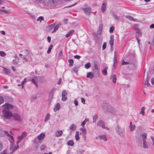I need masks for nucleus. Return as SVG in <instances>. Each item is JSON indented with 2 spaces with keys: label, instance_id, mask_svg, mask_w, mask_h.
I'll list each match as a JSON object with an SVG mask.
<instances>
[{
  "label": "nucleus",
  "instance_id": "obj_60",
  "mask_svg": "<svg viewBox=\"0 0 154 154\" xmlns=\"http://www.w3.org/2000/svg\"><path fill=\"white\" fill-rule=\"evenodd\" d=\"M45 0H36V1H37L39 3H41L42 2V3L45 4V3H46V2H45Z\"/></svg>",
  "mask_w": 154,
  "mask_h": 154
},
{
  "label": "nucleus",
  "instance_id": "obj_36",
  "mask_svg": "<svg viewBox=\"0 0 154 154\" xmlns=\"http://www.w3.org/2000/svg\"><path fill=\"white\" fill-rule=\"evenodd\" d=\"M112 16L114 19L117 20H119L120 17H119L117 16L115 14L113 13L112 14Z\"/></svg>",
  "mask_w": 154,
  "mask_h": 154
},
{
  "label": "nucleus",
  "instance_id": "obj_23",
  "mask_svg": "<svg viewBox=\"0 0 154 154\" xmlns=\"http://www.w3.org/2000/svg\"><path fill=\"white\" fill-rule=\"evenodd\" d=\"M99 137L100 140L103 139L105 141H106L107 140V139L106 137V136L105 134L99 136Z\"/></svg>",
  "mask_w": 154,
  "mask_h": 154
},
{
  "label": "nucleus",
  "instance_id": "obj_7",
  "mask_svg": "<svg viewBox=\"0 0 154 154\" xmlns=\"http://www.w3.org/2000/svg\"><path fill=\"white\" fill-rule=\"evenodd\" d=\"M2 106L4 108L3 109H7V110L12 109L14 107L13 105L8 103H5Z\"/></svg>",
  "mask_w": 154,
  "mask_h": 154
},
{
  "label": "nucleus",
  "instance_id": "obj_61",
  "mask_svg": "<svg viewBox=\"0 0 154 154\" xmlns=\"http://www.w3.org/2000/svg\"><path fill=\"white\" fill-rule=\"evenodd\" d=\"M74 57L75 59H79L81 57L79 55H76L74 56Z\"/></svg>",
  "mask_w": 154,
  "mask_h": 154
},
{
  "label": "nucleus",
  "instance_id": "obj_19",
  "mask_svg": "<svg viewBox=\"0 0 154 154\" xmlns=\"http://www.w3.org/2000/svg\"><path fill=\"white\" fill-rule=\"evenodd\" d=\"M61 23H58L56 25L54 26V30L52 31V33L55 32L58 29L59 27L61 25Z\"/></svg>",
  "mask_w": 154,
  "mask_h": 154
},
{
  "label": "nucleus",
  "instance_id": "obj_45",
  "mask_svg": "<svg viewBox=\"0 0 154 154\" xmlns=\"http://www.w3.org/2000/svg\"><path fill=\"white\" fill-rule=\"evenodd\" d=\"M145 107L143 106V107L141 109V111H140V113L142 114L143 116H144V110H145Z\"/></svg>",
  "mask_w": 154,
  "mask_h": 154
},
{
  "label": "nucleus",
  "instance_id": "obj_41",
  "mask_svg": "<svg viewBox=\"0 0 154 154\" xmlns=\"http://www.w3.org/2000/svg\"><path fill=\"white\" fill-rule=\"evenodd\" d=\"M94 68L93 69V71L94 72L97 71L98 70L97 64V63H94Z\"/></svg>",
  "mask_w": 154,
  "mask_h": 154
},
{
  "label": "nucleus",
  "instance_id": "obj_47",
  "mask_svg": "<svg viewBox=\"0 0 154 154\" xmlns=\"http://www.w3.org/2000/svg\"><path fill=\"white\" fill-rule=\"evenodd\" d=\"M98 117L97 115H95L94 116H93V122H96V120H97V119L98 118Z\"/></svg>",
  "mask_w": 154,
  "mask_h": 154
},
{
  "label": "nucleus",
  "instance_id": "obj_1",
  "mask_svg": "<svg viewBox=\"0 0 154 154\" xmlns=\"http://www.w3.org/2000/svg\"><path fill=\"white\" fill-rule=\"evenodd\" d=\"M58 2V0H48V2L45 3L44 5L51 7H55L57 4Z\"/></svg>",
  "mask_w": 154,
  "mask_h": 154
},
{
  "label": "nucleus",
  "instance_id": "obj_42",
  "mask_svg": "<svg viewBox=\"0 0 154 154\" xmlns=\"http://www.w3.org/2000/svg\"><path fill=\"white\" fill-rule=\"evenodd\" d=\"M50 115L49 113H48L45 117L44 121L46 122L47 120H48L49 119Z\"/></svg>",
  "mask_w": 154,
  "mask_h": 154
},
{
  "label": "nucleus",
  "instance_id": "obj_56",
  "mask_svg": "<svg viewBox=\"0 0 154 154\" xmlns=\"http://www.w3.org/2000/svg\"><path fill=\"white\" fill-rule=\"evenodd\" d=\"M4 100L2 97H0V105L4 102Z\"/></svg>",
  "mask_w": 154,
  "mask_h": 154
},
{
  "label": "nucleus",
  "instance_id": "obj_12",
  "mask_svg": "<svg viewBox=\"0 0 154 154\" xmlns=\"http://www.w3.org/2000/svg\"><path fill=\"white\" fill-rule=\"evenodd\" d=\"M106 6V0L103 1V4L101 6V10L103 12H104L105 11Z\"/></svg>",
  "mask_w": 154,
  "mask_h": 154
},
{
  "label": "nucleus",
  "instance_id": "obj_5",
  "mask_svg": "<svg viewBox=\"0 0 154 154\" xmlns=\"http://www.w3.org/2000/svg\"><path fill=\"white\" fill-rule=\"evenodd\" d=\"M82 11H84L85 13L87 15L89 16L91 11V9L90 7L87 8H82Z\"/></svg>",
  "mask_w": 154,
  "mask_h": 154
},
{
  "label": "nucleus",
  "instance_id": "obj_40",
  "mask_svg": "<svg viewBox=\"0 0 154 154\" xmlns=\"http://www.w3.org/2000/svg\"><path fill=\"white\" fill-rule=\"evenodd\" d=\"M126 17L128 19H129V20H132V21H135V19H134V18H133L131 16H126Z\"/></svg>",
  "mask_w": 154,
  "mask_h": 154
},
{
  "label": "nucleus",
  "instance_id": "obj_58",
  "mask_svg": "<svg viewBox=\"0 0 154 154\" xmlns=\"http://www.w3.org/2000/svg\"><path fill=\"white\" fill-rule=\"evenodd\" d=\"M136 32L137 34H139V36H140L141 35V33L140 31V30L139 29H137Z\"/></svg>",
  "mask_w": 154,
  "mask_h": 154
},
{
  "label": "nucleus",
  "instance_id": "obj_26",
  "mask_svg": "<svg viewBox=\"0 0 154 154\" xmlns=\"http://www.w3.org/2000/svg\"><path fill=\"white\" fill-rule=\"evenodd\" d=\"M45 137V134H41L39 135L37 137L39 140L42 139Z\"/></svg>",
  "mask_w": 154,
  "mask_h": 154
},
{
  "label": "nucleus",
  "instance_id": "obj_46",
  "mask_svg": "<svg viewBox=\"0 0 154 154\" xmlns=\"http://www.w3.org/2000/svg\"><path fill=\"white\" fill-rule=\"evenodd\" d=\"M88 121V119H87L86 118L82 122L81 125L83 127L84 125H85V123H86V122Z\"/></svg>",
  "mask_w": 154,
  "mask_h": 154
},
{
  "label": "nucleus",
  "instance_id": "obj_30",
  "mask_svg": "<svg viewBox=\"0 0 154 154\" xmlns=\"http://www.w3.org/2000/svg\"><path fill=\"white\" fill-rule=\"evenodd\" d=\"M143 147L144 149L148 148V145L146 140L143 141Z\"/></svg>",
  "mask_w": 154,
  "mask_h": 154
},
{
  "label": "nucleus",
  "instance_id": "obj_22",
  "mask_svg": "<svg viewBox=\"0 0 154 154\" xmlns=\"http://www.w3.org/2000/svg\"><path fill=\"white\" fill-rule=\"evenodd\" d=\"M86 77L87 78H89L91 79H92L94 77V75L92 72H90L87 73Z\"/></svg>",
  "mask_w": 154,
  "mask_h": 154
},
{
  "label": "nucleus",
  "instance_id": "obj_55",
  "mask_svg": "<svg viewBox=\"0 0 154 154\" xmlns=\"http://www.w3.org/2000/svg\"><path fill=\"white\" fill-rule=\"evenodd\" d=\"M46 147V146L45 145H42L41 146L40 148L41 150H43L45 149Z\"/></svg>",
  "mask_w": 154,
  "mask_h": 154
},
{
  "label": "nucleus",
  "instance_id": "obj_9",
  "mask_svg": "<svg viewBox=\"0 0 154 154\" xmlns=\"http://www.w3.org/2000/svg\"><path fill=\"white\" fill-rule=\"evenodd\" d=\"M26 133L25 131H24L23 132L21 136H18V137L17 143H19L20 142L21 140L26 136Z\"/></svg>",
  "mask_w": 154,
  "mask_h": 154
},
{
  "label": "nucleus",
  "instance_id": "obj_31",
  "mask_svg": "<svg viewBox=\"0 0 154 154\" xmlns=\"http://www.w3.org/2000/svg\"><path fill=\"white\" fill-rule=\"evenodd\" d=\"M76 128V126L74 124H72L69 127V129L71 131H75Z\"/></svg>",
  "mask_w": 154,
  "mask_h": 154
},
{
  "label": "nucleus",
  "instance_id": "obj_32",
  "mask_svg": "<svg viewBox=\"0 0 154 154\" xmlns=\"http://www.w3.org/2000/svg\"><path fill=\"white\" fill-rule=\"evenodd\" d=\"M68 61L69 63V66L70 67H72L73 65V63H74L73 60L72 59H69L68 60Z\"/></svg>",
  "mask_w": 154,
  "mask_h": 154
},
{
  "label": "nucleus",
  "instance_id": "obj_54",
  "mask_svg": "<svg viewBox=\"0 0 154 154\" xmlns=\"http://www.w3.org/2000/svg\"><path fill=\"white\" fill-rule=\"evenodd\" d=\"M67 94V93L66 90H63L62 91V96H66Z\"/></svg>",
  "mask_w": 154,
  "mask_h": 154
},
{
  "label": "nucleus",
  "instance_id": "obj_15",
  "mask_svg": "<svg viewBox=\"0 0 154 154\" xmlns=\"http://www.w3.org/2000/svg\"><path fill=\"white\" fill-rule=\"evenodd\" d=\"M110 79L114 83H116V76L115 74L112 75L110 77Z\"/></svg>",
  "mask_w": 154,
  "mask_h": 154
},
{
  "label": "nucleus",
  "instance_id": "obj_38",
  "mask_svg": "<svg viewBox=\"0 0 154 154\" xmlns=\"http://www.w3.org/2000/svg\"><path fill=\"white\" fill-rule=\"evenodd\" d=\"M0 12L2 13H4L7 14H9L8 11L5 10H3L0 9Z\"/></svg>",
  "mask_w": 154,
  "mask_h": 154
},
{
  "label": "nucleus",
  "instance_id": "obj_16",
  "mask_svg": "<svg viewBox=\"0 0 154 154\" xmlns=\"http://www.w3.org/2000/svg\"><path fill=\"white\" fill-rule=\"evenodd\" d=\"M129 64V65L128 66V68L129 69H134L136 68V63H134V64L133 63H130V64Z\"/></svg>",
  "mask_w": 154,
  "mask_h": 154
},
{
  "label": "nucleus",
  "instance_id": "obj_37",
  "mask_svg": "<svg viewBox=\"0 0 154 154\" xmlns=\"http://www.w3.org/2000/svg\"><path fill=\"white\" fill-rule=\"evenodd\" d=\"M76 134L75 135V138L76 140H78L79 139V132L78 131H76Z\"/></svg>",
  "mask_w": 154,
  "mask_h": 154
},
{
  "label": "nucleus",
  "instance_id": "obj_17",
  "mask_svg": "<svg viewBox=\"0 0 154 154\" xmlns=\"http://www.w3.org/2000/svg\"><path fill=\"white\" fill-rule=\"evenodd\" d=\"M102 26L101 25H100L98 30L97 31V35H100L101 34L102 32Z\"/></svg>",
  "mask_w": 154,
  "mask_h": 154
},
{
  "label": "nucleus",
  "instance_id": "obj_64",
  "mask_svg": "<svg viewBox=\"0 0 154 154\" xmlns=\"http://www.w3.org/2000/svg\"><path fill=\"white\" fill-rule=\"evenodd\" d=\"M151 138L152 140V141L153 142V145H154V136L152 137V136H151L150 137Z\"/></svg>",
  "mask_w": 154,
  "mask_h": 154
},
{
  "label": "nucleus",
  "instance_id": "obj_18",
  "mask_svg": "<svg viewBox=\"0 0 154 154\" xmlns=\"http://www.w3.org/2000/svg\"><path fill=\"white\" fill-rule=\"evenodd\" d=\"M60 107V104L59 103H57L55 106V107L54 108L53 110L54 112H56L59 109Z\"/></svg>",
  "mask_w": 154,
  "mask_h": 154
},
{
  "label": "nucleus",
  "instance_id": "obj_13",
  "mask_svg": "<svg viewBox=\"0 0 154 154\" xmlns=\"http://www.w3.org/2000/svg\"><path fill=\"white\" fill-rule=\"evenodd\" d=\"M114 41V36L113 35H112L110 37V39L109 41V43L111 47L113 46Z\"/></svg>",
  "mask_w": 154,
  "mask_h": 154
},
{
  "label": "nucleus",
  "instance_id": "obj_4",
  "mask_svg": "<svg viewBox=\"0 0 154 154\" xmlns=\"http://www.w3.org/2000/svg\"><path fill=\"white\" fill-rule=\"evenodd\" d=\"M18 143L17 142V146H14L13 143L12 142H11L10 147V150L12 151L11 152V153H13L14 151H16L19 148V145Z\"/></svg>",
  "mask_w": 154,
  "mask_h": 154
},
{
  "label": "nucleus",
  "instance_id": "obj_28",
  "mask_svg": "<svg viewBox=\"0 0 154 154\" xmlns=\"http://www.w3.org/2000/svg\"><path fill=\"white\" fill-rule=\"evenodd\" d=\"M62 131H58L55 134V135L57 137H59L62 134Z\"/></svg>",
  "mask_w": 154,
  "mask_h": 154
},
{
  "label": "nucleus",
  "instance_id": "obj_43",
  "mask_svg": "<svg viewBox=\"0 0 154 154\" xmlns=\"http://www.w3.org/2000/svg\"><path fill=\"white\" fill-rule=\"evenodd\" d=\"M102 73L104 75H106L107 73L106 68L103 69L102 71Z\"/></svg>",
  "mask_w": 154,
  "mask_h": 154
},
{
  "label": "nucleus",
  "instance_id": "obj_14",
  "mask_svg": "<svg viewBox=\"0 0 154 154\" xmlns=\"http://www.w3.org/2000/svg\"><path fill=\"white\" fill-rule=\"evenodd\" d=\"M31 81L37 87V78L36 76H34L33 78L30 79Z\"/></svg>",
  "mask_w": 154,
  "mask_h": 154
},
{
  "label": "nucleus",
  "instance_id": "obj_51",
  "mask_svg": "<svg viewBox=\"0 0 154 154\" xmlns=\"http://www.w3.org/2000/svg\"><path fill=\"white\" fill-rule=\"evenodd\" d=\"M6 55V53L4 51H0V55L2 57H4Z\"/></svg>",
  "mask_w": 154,
  "mask_h": 154
},
{
  "label": "nucleus",
  "instance_id": "obj_6",
  "mask_svg": "<svg viewBox=\"0 0 154 154\" xmlns=\"http://www.w3.org/2000/svg\"><path fill=\"white\" fill-rule=\"evenodd\" d=\"M12 117H13V119L16 121L20 122L22 120L21 118L20 117V115L18 114H14L12 115Z\"/></svg>",
  "mask_w": 154,
  "mask_h": 154
},
{
  "label": "nucleus",
  "instance_id": "obj_24",
  "mask_svg": "<svg viewBox=\"0 0 154 154\" xmlns=\"http://www.w3.org/2000/svg\"><path fill=\"white\" fill-rule=\"evenodd\" d=\"M54 90V89H53L50 91L49 94V97L50 98H52L53 97Z\"/></svg>",
  "mask_w": 154,
  "mask_h": 154
},
{
  "label": "nucleus",
  "instance_id": "obj_29",
  "mask_svg": "<svg viewBox=\"0 0 154 154\" xmlns=\"http://www.w3.org/2000/svg\"><path fill=\"white\" fill-rule=\"evenodd\" d=\"M55 24L54 23L48 25V27L49 29V30L51 31L54 28V26L55 25Z\"/></svg>",
  "mask_w": 154,
  "mask_h": 154
},
{
  "label": "nucleus",
  "instance_id": "obj_33",
  "mask_svg": "<svg viewBox=\"0 0 154 154\" xmlns=\"http://www.w3.org/2000/svg\"><path fill=\"white\" fill-rule=\"evenodd\" d=\"M3 70L4 72L6 74H9L10 73V70L8 69H7L5 67H3Z\"/></svg>",
  "mask_w": 154,
  "mask_h": 154
},
{
  "label": "nucleus",
  "instance_id": "obj_52",
  "mask_svg": "<svg viewBox=\"0 0 154 154\" xmlns=\"http://www.w3.org/2000/svg\"><path fill=\"white\" fill-rule=\"evenodd\" d=\"M145 84L146 86H147L148 87L150 86V85L149 82V81H145Z\"/></svg>",
  "mask_w": 154,
  "mask_h": 154
},
{
  "label": "nucleus",
  "instance_id": "obj_57",
  "mask_svg": "<svg viewBox=\"0 0 154 154\" xmlns=\"http://www.w3.org/2000/svg\"><path fill=\"white\" fill-rule=\"evenodd\" d=\"M62 100L63 101H65L67 99V97H66V96H62Z\"/></svg>",
  "mask_w": 154,
  "mask_h": 154
},
{
  "label": "nucleus",
  "instance_id": "obj_50",
  "mask_svg": "<svg viewBox=\"0 0 154 154\" xmlns=\"http://www.w3.org/2000/svg\"><path fill=\"white\" fill-rule=\"evenodd\" d=\"M128 64H130V63L128 62H126L124 61V60H123L122 61V65H127Z\"/></svg>",
  "mask_w": 154,
  "mask_h": 154
},
{
  "label": "nucleus",
  "instance_id": "obj_27",
  "mask_svg": "<svg viewBox=\"0 0 154 154\" xmlns=\"http://www.w3.org/2000/svg\"><path fill=\"white\" fill-rule=\"evenodd\" d=\"M80 130L82 131V133L83 135L85 136L87 133V131L86 128H80Z\"/></svg>",
  "mask_w": 154,
  "mask_h": 154
},
{
  "label": "nucleus",
  "instance_id": "obj_11",
  "mask_svg": "<svg viewBox=\"0 0 154 154\" xmlns=\"http://www.w3.org/2000/svg\"><path fill=\"white\" fill-rule=\"evenodd\" d=\"M97 125L100 127H101L103 128L106 129V127L105 126L104 123L102 120H100L99 121L97 122Z\"/></svg>",
  "mask_w": 154,
  "mask_h": 154
},
{
  "label": "nucleus",
  "instance_id": "obj_53",
  "mask_svg": "<svg viewBox=\"0 0 154 154\" xmlns=\"http://www.w3.org/2000/svg\"><path fill=\"white\" fill-rule=\"evenodd\" d=\"M106 42H104L102 46V50H103L105 49L106 48Z\"/></svg>",
  "mask_w": 154,
  "mask_h": 154
},
{
  "label": "nucleus",
  "instance_id": "obj_39",
  "mask_svg": "<svg viewBox=\"0 0 154 154\" xmlns=\"http://www.w3.org/2000/svg\"><path fill=\"white\" fill-rule=\"evenodd\" d=\"M91 65V63L88 62L85 65V67L86 69H88L90 67Z\"/></svg>",
  "mask_w": 154,
  "mask_h": 154
},
{
  "label": "nucleus",
  "instance_id": "obj_49",
  "mask_svg": "<svg viewBox=\"0 0 154 154\" xmlns=\"http://www.w3.org/2000/svg\"><path fill=\"white\" fill-rule=\"evenodd\" d=\"M44 20V18L42 16H40L39 17L38 19H37V21H40V22H41V21L42 20Z\"/></svg>",
  "mask_w": 154,
  "mask_h": 154
},
{
  "label": "nucleus",
  "instance_id": "obj_20",
  "mask_svg": "<svg viewBox=\"0 0 154 154\" xmlns=\"http://www.w3.org/2000/svg\"><path fill=\"white\" fill-rule=\"evenodd\" d=\"M75 32V31L73 30H72L69 31L68 33L65 35L66 38L69 37L71 35H72L73 33Z\"/></svg>",
  "mask_w": 154,
  "mask_h": 154
},
{
  "label": "nucleus",
  "instance_id": "obj_35",
  "mask_svg": "<svg viewBox=\"0 0 154 154\" xmlns=\"http://www.w3.org/2000/svg\"><path fill=\"white\" fill-rule=\"evenodd\" d=\"M79 68V66H76L73 67L72 70L74 72L76 73L78 72Z\"/></svg>",
  "mask_w": 154,
  "mask_h": 154
},
{
  "label": "nucleus",
  "instance_id": "obj_8",
  "mask_svg": "<svg viewBox=\"0 0 154 154\" xmlns=\"http://www.w3.org/2000/svg\"><path fill=\"white\" fill-rule=\"evenodd\" d=\"M129 57L128 61L130 63H133L134 64V63H136L135 57L134 56L131 55L129 56Z\"/></svg>",
  "mask_w": 154,
  "mask_h": 154
},
{
  "label": "nucleus",
  "instance_id": "obj_59",
  "mask_svg": "<svg viewBox=\"0 0 154 154\" xmlns=\"http://www.w3.org/2000/svg\"><path fill=\"white\" fill-rule=\"evenodd\" d=\"M4 133H5V134H6L8 137V136L11 137V134H9L7 131H5Z\"/></svg>",
  "mask_w": 154,
  "mask_h": 154
},
{
  "label": "nucleus",
  "instance_id": "obj_10",
  "mask_svg": "<svg viewBox=\"0 0 154 154\" xmlns=\"http://www.w3.org/2000/svg\"><path fill=\"white\" fill-rule=\"evenodd\" d=\"M117 53L116 52H115L114 53V57L113 58V69H116V65L117 63Z\"/></svg>",
  "mask_w": 154,
  "mask_h": 154
},
{
  "label": "nucleus",
  "instance_id": "obj_62",
  "mask_svg": "<svg viewBox=\"0 0 154 154\" xmlns=\"http://www.w3.org/2000/svg\"><path fill=\"white\" fill-rule=\"evenodd\" d=\"M141 137L138 138L136 139V141L137 142H141Z\"/></svg>",
  "mask_w": 154,
  "mask_h": 154
},
{
  "label": "nucleus",
  "instance_id": "obj_44",
  "mask_svg": "<svg viewBox=\"0 0 154 154\" xmlns=\"http://www.w3.org/2000/svg\"><path fill=\"white\" fill-rule=\"evenodd\" d=\"M53 45H51L49 47L47 51V53L48 54L50 53L51 49L53 47Z\"/></svg>",
  "mask_w": 154,
  "mask_h": 154
},
{
  "label": "nucleus",
  "instance_id": "obj_48",
  "mask_svg": "<svg viewBox=\"0 0 154 154\" xmlns=\"http://www.w3.org/2000/svg\"><path fill=\"white\" fill-rule=\"evenodd\" d=\"M115 29V27L114 26H112L109 29V32L111 33L113 32Z\"/></svg>",
  "mask_w": 154,
  "mask_h": 154
},
{
  "label": "nucleus",
  "instance_id": "obj_21",
  "mask_svg": "<svg viewBox=\"0 0 154 154\" xmlns=\"http://www.w3.org/2000/svg\"><path fill=\"white\" fill-rule=\"evenodd\" d=\"M135 126L134 125H132L131 122H130L129 128L131 131H133L135 128Z\"/></svg>",
  "mask_w": 154,
  "mask_h": 154
},
{
  "label": "nucleus",
  "instance_id": "obj_63",
  "mask_svg": "<svg viewBox=\"0 0 154 154\" xmlns=\"http://www.w3.org/2000/svg\"><path fill=\"white\" fill-rule=\"evenodd\" d=\"M81 101L84 104H85V100L84 98L83 97L81 98Z\"/></svg>",
  "mask_w": 154,
  "mask_h": 154
},
{
  "label": "nucleus",
  "instance_id": "obj_2",
  "mask_svg": "<svg viewBox=\"0 0 154 154\" xmlns=\"http://www.w3.org/2000/svg\"><path fill=\"white\" fill-rule=\"evenodd\" d=\"M3 117L6 119H9L12 116V112L7 109H3L2 111Z\"/></svg>",
  "mask_w": 154,
  "mask_h": 154
},
{
  "label": "nucleus",
  "instance_id": "obj_3",
  "mask_svg": "<svg viewBox=\"0 0 154 154\" xmlns=\"http://www.w3.org/2000/svg\"><path fill=\"white\" fill-rule=\"evenodd\" d=\"M117 133L121 137H123L125 134L124 128H120L119 125L116 128Z\"/></svg>",
  "mask_w": 154,
  "mask_h": 154
},
{
  "label": "nucleus",
  "instance_id": "obj_25",
  "mask_svg": "<svg viewBox=\"0 0 154 154\" xmlns=\"http://www.w3.org/2000/svg\"><path fill=\"white\" fill-rule=\"evenodd\" d=\"M143 141L146 140L147 138V134L145 133H143L142 134Z\"/></svg>",
  "mask_w": 154,
  "mask_h": 154
},
{
  "label": "nucleus",
  "instance_id": "obj_34",
  "mask_svg": "<svg viewBox=\"0 0 154 154\" xmlns=\"http://www.w3.org/2000/svg\"><path fill=\"white\" fill-rule=\"evenodd\" d=\"M67 143L68 146H73L74 144V143L72 140H70L67 142Z\"/></svg>",
  "mask_w": 154,
  "mask_h": 154
}]
</instances>
